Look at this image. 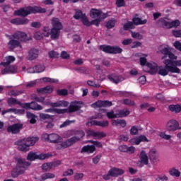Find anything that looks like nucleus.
Masks as SVG:
<instances>
[{"label":"nucleus","mask_w":181,"mask_h":181,"mask_svg":"<svg viewBox=\"0 0 181 181\" xmlns=\"http://www.w3.org/2000/svg\"><path fill=\"white\" fill-rule=\"evenodd\" d=\"M16 59L13 56H8L4 58L3 65L4 66H8V64H11V63H13L15 62Z\"/></svg>","instance_id":"2f4dec72"},{"label":"nucleus","mask_w":181,"mask_h":181,"mask_svg":"<svg viewBox=\"0 0 181 181\" xmlns=\"http://www.w3.org/2000/svg\"><path fill=\"white\" fill-rule=\"evenodd\" d=\"M60 165V161H57L54 163H46L42 165V169L44 172H49L53 168H56V166H59Z\"/></svg>","instance_id":"6ab92c4d"},{"label":"nucleus","mask_w":181,"mask_h":181,"mask_svg":"<svg viewBox=\"0 0 181 181\" xmlns=\"http://www.w3.org/2000/svg\"><path fill=\"white\" fill-rule=\"evenodd\" d=\"M168 131H176L179 129V122L175 119L169 120L166 124Z\"/></svg>","instance_id":"dca6fc26"},{"label":"nucleus","mask_w":181,"mask_h":181,"mask_svg":"<svg viewBox=\"0 0 181 181\" xmlns=\"http://www.w3.org/2000/svg\"><path fill=\"white\" fill-rule=\"evenodd\" d=\"M158 25L163 29H172V28L180 26V21L179 20L172 21L170 18H160L158 22Z\"/></svg>","instance_id":"1a4fd4ad"},{"label":"nucleus","mask_w":181,"mask_h":181,"mask_svg":"<svg viewBox=\"0 0 181 181\" xmlns=\"http://www.w3.org/2000/svg\"><path fill=\"white\" fill-rule=\"evenodd\" d=\"M16 145L18 146V149L22 151V152H28L29 151L30 146H29L28 141L25 139L22 140H18L16 142Z\"/></svg>","instance_id":"2eb2a0df"},{"label":"nucleus","mask_w":181,"mask_h":181,"mask_svg":"<svg viewBox=\"0 0 181 181\" xmlns=\"http://www.w3.org/2000/svg\"><path fill=\"white\" fill-rule=\"evenodd\" d=\"M10 39L11 40L8 42V46L9 49H13L16 47L22 49V42H28V40H30L31 37H28V35L25 33L18 31L13 35L10 36Z\"/></svg>","instance_id":"423d86ee"},{"label":"nucleus","mask_w":181,"mask_h":181,"mask_svg":"<svg viewBox=\"0 0 181 181\" xmlns=\"http://www.w3.org/2000/svg\"><path fill=\"white\" fill-rule=\"evenodd\" d=\"M28 23H29V19L20 18V25H28Z\"/></svg>","instance_id":"e2e57ef3"},{"label":"nucleus","mask_w":181,"mask_h":181,"mask_svg":"<svg viewBox=\"0 0 181 181\" xmlns=\"http://www.w3.org/2000/svg\"><path fill=\"white\" fill-rule=\"evenodd\" d=\"M74 171L73 169H68L63 173V176H72L74 175Z\"/></svg>","instance_id":"603ef678"},{"label":"nucleus","mask_w":181,"mask_h":181,"mask_svg":"<svg viewBox=\"0 0 181 181\" xmlns=\"http://www.w3.org/2000/svg\"><path fill=\"white\" fill-rule=\"evenodd\" d=\"M7 103L8 105H21V107L25 110H35V111H40V110H43V107L40 106V105H38L35 102L21 104L19 100L11 98L8 99Z\"/></svg>","instance_id":"6e6552de"},{"label":"nucleus","mask_w":181,"mask_h":181,"mask_svg":"<svg viewBox=\"0 0 181 181\" xmlns=\"http://www.w3.org/2000/svg\"><path fill=\"white\" fill-rule=\"evenodd\" d=\"M17 174L16 176H19V175H22L23 173H25V171L26 170V168L29 166H30V163L26 161V160L23 158H17Z\"/></svg>","instance_id":"9d476101"},{"label":"nucleus","mask_w":181,"mask_h":181,"mask_svg":"<svg viewBox=\"0 0 181 181\" xmlns=\"http://www.w3.org/2000/svg\"><path fill=\"white\" fill-rule=\"evenodd\" d=\"M100 49L103 52H105V53L117 54V53H122V49H121L119 47L100 45Z\"/></svg>","instance_id":"4468645a"},{"label":"nucleus","mask_w":181,"mask_h":181,"mask_svg":"<svg viewBox=\"0 0 181 181\" xmlns=\"http://www.w3.org/2000/svg\"><path fill=\"white\" fill-rule=\"evenodd\" d=\"M86 14H83V13L81 12V11L80 10H76V13L75 15L74 16V18L75 19H82L83 18V16H84Z\"/></svg>","instance_id":"a18cd8bd"},{"label":"nucleus","mask_w":181,"mask_h":181,"mask_svg":"<svg viewBox=\"0 0 181 181\" xmlns=\"http://www.w3.org/2000/svg\"><path fill=\"white\" fill-rule=\"evenodd\" d=\"M133 22L134 25H145L147 21L146 20H141V18L138 17H135L133 18Z\"/></svg>","instance_id":"ea45409f"},{"label":"nucleus","mask_w":181,"mask_h":181,"mask_svg":"<svg viewBox=\"0 0 181 181\" xmlns=\"http://www.w3.org/2000/svg\"><path fill=\"white\" fill-rule=\"evenodd\" d=\"M158 136L160 138H162L163 139H165L166 141H169L170 138H172V136L169 134H166L165 132H160L158 133Z\"/></svg>","instance_id":"c03bdc74"},{"label":"nucleus","mask_w":181,"mask_h":181,"mask_svg":"<svg viewBox=\"0 0 181 181\" xmlns=\"http://www.w3.org/2000/svg\"><path fill=\"white\" fill-rule=\"evenodd\" d=\"M89 15L92 19H105L108 16L107 13H104L101 10L96 8H92Z\"/></svg>","instance_id":"ddd939ff"},{"label":"nucleus","mask_w":181,"mask_h":181,"mask_svg":"<svg viewBox=\"0 0 181 181\" xmlns=\"http://www.w3.org/2000/svg\"><path fill=\"white\" fill-rule=\"evenodd\" d=\"M53 91V87L47 86L45 88L37 89L39 94H50Z\"/></svg>","instance_id":"c85d7f7f"},{"label":"nucleus","mask_w":181,"mask_h":181,"mask_svg":"<svg viewBox=\"0 0 181 181\" xmlns=\"http://www.w3.org/2000/svg\"><path fill=\"white\" fill-rule=\"evenodd\" d=\"M169 174L170 176H175V177H179L180 176V171L176 168H171L169 170Z\"/></svg>","instance_id":"58836bf2"},{"label":"nucleus","mask_w":181,"mask_h":181,"mask_svg":"<svg viewBox=\"0 0 181 181\" xmlns=\"http://www.w3.org/2000/svg\"><path fill=\"white\" fill-rule=\"evenodd\" d=\"M57 94H59V95H67V90L66 89L59 90L57 91Z\"/></svg>","instance_id":"774afa93"},{"label":"nucleus","mask_w":181,"mask_h":181,"mask_svg":"<svg viewBox=\"0 0 181 181\" xmlns=\"http://www.w3.org/2000/svg\"><path fill=\"white\" fill-rule=\"evenodd\" d=\"M81 21L83 24L85 25V26H91V21H88V18H87V16H86V14L82 16Z\"/></svg>","instance_id":"79ce46f5"},{"label":"nucleus","mask_w":181,"mask_h":181,"mask_svg":"<svg viewBox=\"0 0 181 181\" xmlns=\"http://www.w3.org/2000/svg\"><path fill=\"white\" fill-rule=\"evenodd\" d=\"M83 105L81 102H72L69 107V112H74V111H77L80 110V107Z\"/></svg>","instance_id":"5701e85b"},{"label":"nucleus","mask_w":181,"mask_h":181,"mask_svg":"<svg viewBox=\"0 0 181 181\" xmlns=\"http://www.w3.org/2000/svg\"><path fill=\"white\" fill-rule=\"evenodd\" d=\"M40 118L42 119V121H46V119H48V121H52V119H53L50 115L45 113H40Z\"/></svg>","instance_id":"37998d69"},{"label":"nucleus","mask_w":181,"mask_h":181,"mask_svg":"<svg viewBox=\"0 0 181 181\" xmlns=\"http://www.w3.org/2000/svg\"><path fill=\"white\" fill-rule=\"evenodd\" d=\"M27 118L30 119V124H36V119H37V117L30 112H27Z\"/></svg>","instance_id":"c9c22d12"},{"label":"nucleus","mask_w":181,"mask_h":181,"mask_svg":"<svg viewBox=\"0 0 181 181\" xmlns=\"http://www.w3.org/2000/svg\"><path fill=\"white\" fill-rule=\"evenodd\" d=\"M119 150L120 151V152H127L128 146H127L125 145H122V146H119Z\"/></svg>","instance_id":"680f3d73"},{"label":"nucleus","mask_w":181,"mask_h":181,"mask_svg":"<svg viewBox=\"0 0 181 181\" xmlns=\"http://www.w3.org/2000/svg\"><path fill=\"white\" fill-rule=\"evenodd\" d=\"M104 18H95V20L90 21V26L91 25H95V26H98L100 23H101V21Z\"/></svg>","instance_id":"09e8293b"},{"label":"nucleus","mask_w":181,"mask_h":181,"mask_svg":"<svg viewBox=\"0 0 181 181\" xmlns=\"http://www.w3.org/2000/svg\"><path fill=\"white\" fill-rule=\"evenodd\" d=\"M46 9L39 6H28L14 11L16 16H28L30 13H45Z\"/></svg>","instance_id":"0eeeda50"},{"label":"nucleus","mask_w":181,"mask_h":181,"mask_svg":"<svg viewBox=\"0 0 181 181\" xmlns=\"http://www.w3.org/2000/svg\"><path fill=\"white\" fill-rule=\"evenodd\" d=\"M23 127V126L22 125V124H16L9 126L7 128V131L8 132H11V134H18V132H19V131L22 129Z\"/></svg>","instance_id":"412c9836"},{"label":"nucleus","mask_w":181,"mask_h":181,"mask_svg":"<svg viewBox=\"0 0 181 181\" xmlns=\"http://www.w3.org/2000/svg\"><path fill=\"white\" fill-rule=\"evenodd\" d=\"M158 50L161 52L164 56L162 57V59H166V57H169L170 59H165L163 61V64H165L166 69L170 73H177L179 74L180 73V69L177 67H181V60H177V56L175 55L172 53V48L169 47V45H162L158 47ZM177 60V61H172Z\"/></svg>","instance_id":"f257e3e1"},{"label":"nucleus","mask_w":181,"mask_h":181,"mask_svg":"<svg viewBox=\"0 0 181 181\" xmlns=\"http://www.w3.org/2000/svg\"><path fill=\"white\" fill-rule=\"evenodd\" d=\"M80 137H72L71 139L63 141V138L62 136H59L57 134H44L42 136V141H45V142H51L52 144H59L57 146V149H66V148H69V146H71L75 142H77V141H80V138H83L84 136V132H80Z\"/></svg>","instance_id":"7ed1b4c3"},{"label":"nucleus","mask_w":181,"mask_h":181,"mask_svg":"<svg viewBox=\"0 0 181 181\" xmlns=\"http://www.w3.org/2000/svg\"><path fill=\"white\" fill-rule=\"evenodd\" d=\"M39 52L37 49H31L28 52V59L29 60H33L37 57Z\"/></svg>","instance_id":"7c9ffc66"},{"label":"nucleus","mask_w":181,"mask_h":181,"mask_svg":"<svg viewBox=\"0 0 181 181\" xmlns=\"http://www.w3.org/2000/svg\"><path fill=\"white\" fill-rule=\"evenodd\" d=\"M6 73H18V68L14 66H11L8 68H6L2 71V74H6Z\"/></svg>","instance_id":"c756f323"},{"label":"nucleus","mask_w":181,"mask_h":181,"mask_svg":"<svg viewBox=\"0 0 181 181\" xmlns=\"http://www.w3.org/2000/svg\"><path fill=\"white\" fill-rule=\"evenodd\" d=\"M139 83H140V84H145V83H146V77H145V76L139 77Z\"/></svg>","instance_id":"0e129e2a"},{"label":"nucleus","mask_w":181,"mask_h":181,"mask_svg":"<svg viewBox=\"0 0 181 181\" xmlns=\"http://www.w3.org/2000/svg\"><path fill=\"white\" fill-rule=\"evenodd\" d=\"M136 56L140 57V64L141 66H144V69L145 71H147L151 74H156V73H158V74H160V76H168V74H169V71H169V69L166 68V65H165V67H163V66H158V64L154 62L146 63V57H148L147 54L139 53L136 54Z\"/></svg>","instance_id":"20e7f679"},{"label":"nucleus","mask_w":181,"mask_h":181,"mask_svg":"<svg viewBox=\"0 0 181 181\" xmlns=\"http://www.w3.org/2000/svg\"><path fill=\"white\" fill-rule=\"evenodd\" d=\"M173 35L175 37H181V30H173Z\"/></svg>","instance_id":"69168bd1"},{"label":"nucleus","mask_w":181,"mask_h":181,"mask_svg":"<svg viewBox=\"0 0 181 181\" xmlns=\"http://www.w3.org/2000/svg\"><path fill=\"white\" fill-rule=\"evenodd\" d=\"M131 43H132V39H131V38H128V39L124 40L122 41V45H124V46L131 45Z\"/></svg>","instance_id":"052dcab7"},{"label":"nucleus","mask_w":181,"mask_h":181,"mask_svg":"<svg viewBox=\"0 0 181 181\" xmlns=\"http://www.w3.org/2000/svg\"><path fill=\"white\" fill-rule=\"evenodd\" d=\"M6 112H13L14 114H18V115H23L25 114V110H16L15 108H11L2 112V114H6Z\"/></svg>","instance_id":"cd10ccee"},{"label":"nucleus","mask_w":181,"mask_h":181,"mask_svg":"<svg viewBox=\"0 0 181 181\" xmlns=\"http://www.w3.org/2000/svg\"><path fill=\"white\" fill-rule=\"evenodd\" d=\"M42 81H44V83H57L59 81L57 79L45 77L42 78Z\"/></svg>","instance_id":"de8ad7c7"},{"label":"nucleus","mask_w":181,"mask_h":181,"mask_svg":"<svg viewBox=\"0 0 181 181\" xmlns=\"http://www.w3.org/2000/svg\"><path fill=\"white\" fill-rule=\"evenodd\" d=\"M13 25H21V18H14L11 21Z\"/></svg>","instance_id":"338daca9"},{"label":"nucleus","mask_w":181,"mask_h":181,"mask_svg":"<svg viewBox=\"0 0 181 181\" xmlns=\"http://www.w3.org/2000/svg\"><path fill=\"white\" fill-rule=\"evenodd\" d=\"M169 109L173 112H180L181 111V105H170L169 106Z\"/></svg>","instance_id":"e433bc0d"},{"label":"nucleus","mask_w":181,"mask_h":181,"mask_svg":"<svg viewBox=\"0 0 181 181\" xmlns=\"http://www.w3.org/2000/svg\"><path fill=\"white\" fill-rule=\"evenodd\" d=\"M109 80L115 84H118L119 81H124V78L121 76H109Z\"/></svg>","instance_id":"f704fd0d"},{"label":"nucleus","mask_w":181,"mask_h":181,"mask_svg":"<svg viewBox=\"0 0 181 181\" xmlns=\"http://www.w3.org/2000/svg\"><path fill=\"white\" fill-rule=\"evenodd\" d=\"M124 170L118 168H112L109 170V173L112 176V177H118V176L124 175Z\"/></svg>","instance_id":"aec40b11"},{"label":"nucleus","mask_w":181,"mask_h":181,"mask_svg":"<svg viewBox=\"0 0 181 181\" xmlns=\"http://www.w3.org/2000/svg\"><path fill=\"white\" fill-rule=\"evenodd\" d=\"M88 86H90L91 87H95V88H100V84L95 83L93 82V81H88Z\"/></svg>","instance_id":"13d9d810"},{"label":"nucleus","mask_w":181,"mask_h":181,"mask_svg":"<svg viewBox=\"0 0 181 181\" xmlns=\"http://www.w3.org/2000/svg\"><path fill=\"white\" fill-rule=\"evenodd\" d=\"M52 155L47 153H41V154H36V153L30 152L28 154L27 159L28 160L33 161L36 160V159H39L40 160H43L44 159H47V158H50Z\"/></svg>","instance_id":"f8f14e48"},{"label":"nucleus","mask_w":181,"mask_h":181,"mask_svg":"<svg viewBox=\"0 0 181 181\" xmlns=\"http://www.w3.org/2000/svg\"><path fill=\"white\" fill-rule=\"evenodd\" d=\"M129 142H130V144H132V145H139V144H141V142H149V140H148L146 136L141 135L138 137L132 139L129 141Z\"/></svg>","instance_id":"f3484780"},{"label":"nucleus","mask_w":181,"mask_h":181,"mask_svg":"<svg viewBox=\"0 0 181 181\" xmlns=\"http://www.w3.org/2000/svg\"><path fill=\"white\" fill-rule=\"evenodd\" d=\"M49 56L52 59H57V57H59V53L54 51H51L49 52Z\"/></svg>","instance_id":"5fc2aeb1"},{"label":"nucleus","mask_w":181,"mask_h":181,"mask_svg":"<svg viewBox=\"0 0 181 181\" xmlns=\"http://www.w3.org/2000/svg\"><path fill=\"white\" fill-rule=\"evenodd\" d=\"M116 6L117 8H121L122 6H125V1L124 0H116Z\"/></svg>","instance_id":"864d4df0"},{"label":"nucleus","mask_w":181,"mask_h":181,"mask_svg":"<svg viewBox=\"0 0 181 181\" xmlns=\"http://www.w3.org/2000/svg\"><path fill=\"white\" fill-rule=\"evenodd\" d=\"M54 174L52 173H47L41 175V180H47V179H54Z\"/></svg>","instance_id":"4c0bfd02"},{"label":"nucleus","mask_w":181,"mask_h":181,"mask_svg":"<svg viewBox=\"0 0 181 181\" xmlns=\"http://www.w3.org/2000/svg\"><path fill=\"white\" fill-rule=\"evenodd\" d=\"M35 101L37 103H41L42 104H45V105H50L52 108H49L45 110V112H56V114H64V112H67V109H56L54 107H67L69 105V102L64 100H59L57 103H50L45 101V98H33Z\"/></svg>","instance_id":"39448f33"},{"label":"nucleus","mask_w":181,"mask_h":181,"mask_svg":"<svg viewBox=\"0 0 181 181\" xmlns=\"http://www.w3.org/2000/svg\"><path fill=\"white\" fill-rule=\"evenodd\" d=\"M88 127H91V125H97L98 127H108V121H102L98 122L97 120H92L87 123Z\"/></svg>","instance_id":"b1692460"},{"label":"nucleus","mask_w":181,"mask_h":181,"mask_svg":"<svg viewBox=\"0 0 181 181\" xmlns=\"http://www.w3.org/2000/svg\"><path fill=\"white\" fill-rule=\"evenodd\" d=\"M115 23H117V21H115V19L110 20L106 23V28H107V29H112V28L115 26Z\"/></svg>","instance_id":"a19ab883"},{"label":"nucleus","mask_w":181,"mask_h":181,"mask_svg":"<svg viewBox=\"0 0 181 181\" xmlns=\"http://www.w3.org/2000/svg\"><path fill=\"white\" fill-rule=\"evenodd\" d=\"M134 23L132 22H128L124 25V30H128V29H134Z\"/></svg>","instance_id":"8fccbe9b"},{"label":"nucleus","mask_w":181,"mask_h":181,"mask_svg":"<svg viewBox=\"0 0 181 181\" xmlns=\"http://www.w3.org/2000/svg\"><path fill=\"white\" fill-rule=\"evenodd\" d=\"M131 135H136L138 134V127L133 126L130 129Z\"/></svg>","instance_id":"6e6d98bb"},{"label":"nucleus","mask_w":181,"mask_h":181,"mask_svg":"<svg viewBox=\"0 0 181 181\" xmlns=\"http://www.w3.org/2000/svg\"><path fill=\"white\" fill-rule=\"evenodd\" d=\"M25 139L30 146H33V145H35V144H36V142L39 141L38 137H28L27 139Z\"/></svg>","instance_id":"72a5a7b5"},{"label":"nucleus","mask_w":181,"mask_h":181,"mask_svg":"<svg viewBox=\"0 0 181 181\" xmlns=\"http://www.w3.org/2000/svg\"><path fill=\"white\" fill-rule=\"evenodd\" d=\"M173 46L177 50H180L181 52V42L179 41H175L173 44Z\"/></svg>","instance_id":"4d7b16f0"},{"label":"nucleus","mask_w":181,"mask_h":181,"mask_svg":"<svg viewBox=\"0 0 181 181\" xmlns=\"http://www.w3.org/2000/svg\"><path fill=\"white\" fill-rule=\"evenodd\" d=\"M139 160L141 166L144 165H148L149 163V158H148V155L146 152L142 151L139 155Z\"/></svg>","instance_id":"4be33fe9"},{"label":"nucleus","mask_w":181,"mask_h":181,"mask_svg":"<svg viewBox=\"0 0 181 181\" xmlns=\"http://www.w3.org/2000/svg\"><path fill=\"white\" fill-rule=\"evenodd\" d=\"M51 23L52 25V29L50 30L49 27H45L42 31H37L34 33V37L37 40H40V39H43V37H49L51 36V39L52 40H55V39H59V36H60V30L63 29V25L59 18H54L51 21Z\"/></svg>","instance_id":"f03ea898"},{"label":"nucleus","mask_w":181,"mask_h":181,"mask_svg":"<svg viewBox=\"0 0 181 181\" xmlns=\"http://www.w3.org/2000/svg\"><path fill=\"white\" fill-rule=\"evenodd\" d=\"M87 134L89 136H93V138H104L105 136L104 133L95 132L93 130H88Z\"/></svg>","instance_id":"bb28decb"},{"label":"nucleus","mask_w":181,"mask_h":181,"mask_svg":"<svg viewBox=\"0 0 181 181\" xmlns=\"http://www.w3.org/2000/svg\"><path fill=\"white\" fill-rule=\"evenodd\" d=\"M95 151L94 146H85L82 148L81 152H87V153H93Z\"/></svg>","instance_id":"473e14b6"},{"label":"nucleus","mask_w":181,"mask_h":181,"mask_svg":"<svg viewBox=\"0 0 181 181\" xmlns=\"http://www.w3.org/2000/svg\"><path fill=\"white\" fill-rule=\"evenodd\" d=\"M101 112H103V115H107V118L112 119V118H124V117H127L129 115V110L127 109H124L123 110H120L117 114H114V111L105 112V110H102Z\"/></svg>","instance_id":"9b49d317"},{"label":"nucleus","mask_w":181,"mask_h":181,"mask_svg":"<svg viewBox=\"0 0 181 181\" xmlns=\"http://www.w3.org/2000/svg\"><path fill=\"white\" fill-rule=\"evenodd\" d=\"M132 36L134 39H142V35H141V34H139V33H138L132 32Z\"/></svg>","instance_id":"bf43d9fd"},{"label":"nucleus","mask_w":181,"mask_h":181,"mask_svg":"<svg viewBox=\"0 0 181 181\" xmlns=\"http://www.w3.org/2000/svg\"><path fill=\"white\" fill-rule=\"evenodd\" d=\"M112 105V103L110 101H101L98 100V102H95V103L91 105V107L93 108H101V107H111Z\"/></svg>","instance_id":"a211bd4d"},{"label":"nucleus","mask_w":181,"mask_h":181,"mask_svg":"<svg viewBox=\"0 0 181 181\" xmlns=\"http://www.w3.org/2000/svg\"><path fill=\"white\" fill-rule=\"evenodd\" d=\"M75 180H81L84 177V174L81 173H76L74 176Z\"/></svg>","instance_id":"3c124183"},{"label":"nucleus","mask_w":181,"mask_h":181,"mask_svg":"<svg viewBox=\"0 0 181 181\" xmlns=\"http://www.w3.org/2000/svg\"><path fill=\"white\" fill-rule=\"evenodd\" d=\"M45 66L43 65H37L35 67V73H42L45 71Z\"/></svg>","instance_id":"49530a36"},{"label":"nucleus","mask_w":181,"mask_h":181,"mask_svg":"<svg viewBox=\"0 0 181 181\" xmlns=\"http://www.w3.org/2000/svg\"><path fill=\"white\" fill-rule=\"evenodd\" d=\"M149 158H150V160L153 163L158 162V151L156 149H151L149 151Z\"/></svg>","instance_id":"393cba45"},{"label":"nucleus","mask_w":181,"mask_h":181,"mask_svg":"<svg viewBox=\"0 0 181 181\" xmlns=\"http://www.w3.org/2000/svg\"><path fill=\"white\" fill-rule=\"evenodd\" d=\"M112 125L114 127H122V128H125L127 127V122L124 119H116L112 120Z\"/></svg>","instance_id":"a878e982"}]
</instances>
